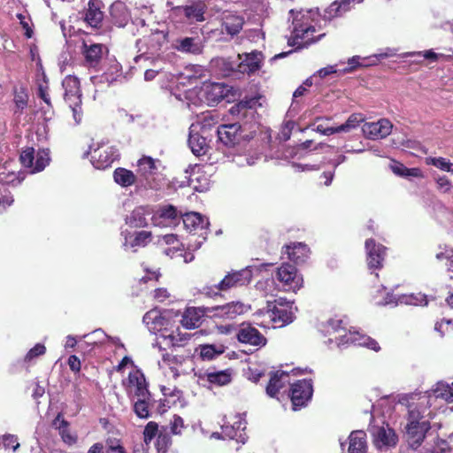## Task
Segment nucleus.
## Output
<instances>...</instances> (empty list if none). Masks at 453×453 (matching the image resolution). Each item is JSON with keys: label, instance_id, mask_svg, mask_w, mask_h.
Masks as SVG:
<instances>
[{"label": "nucleus", "instance_id": "nucleus-1", "mask_svg": "<svg viewBox=\"0 0 453 453\" xmlns=\"http://www.w3.org/2000/svg\"><path fill=\"white\" fill-rule=\"evenodd\" d=\"M251 280L252 271L248 267L241 270H232L218 284L203 287L201 293L207 297L215 298L221 296L222 292L248 285Z\"/></svg>", "mask_w": 453, "mask_h": 453}, {"label": "nucleus", "instance_id": "nucleus-2", "mask_svg": "<svg viewBox=\"0 0 453 453\" xmlns=\"http://www.w3.org/2000/svg\"><path fill=\"white\" fill-rule=\"evenodd\" d=\"M62 85L65 88V101L69 104L76 123L81 120V90L80 80L73 75L66 76Z\"/></svg>", "mask_w": 453, "mask_h": 453}, {"label": "nucleus", "instance_id": "nucleus-3", "mask_svg": "<svg viewBox=\"0 0 453 453\" xmlns=\"http://www.w3.org/2000/svg\"><path fill=\"white\" fill-rule=\"evenodd\" d=\"M19 161L22 166L30 169L31 173H40L50 162V150L42 149L35 154L33 147H27L20 152Z\"/></svg>", "mask_w": 453, "mask_h": 453}, {"label": "nucleus", "instance_id": "nucleus-4", "mask_svg": "<svg viewBox=\"0 0 453 453\" xmlns=\"http://www.w3.org/2000/svg\"><path fill=\"white\" fill-rule=\"evenodd\" d=\"M242 126L236 123L221 124L218 127V138L225 146L233 148L239 145L242 141H250L253 136L243 134Z\"/></svg>", "mask_w": 453, "mask_h": 453}, {"label": "nucleus", "instance_id": "nucleus-5", "mask_svg": "<svg viewBox=\"0 0 453 453\" xmlns=\"http://www.w3.org/2000/svg\"><path fill=\"white\" fill-rule=\"evenodd\" d=\"M236 340L242 344L259 349L267 343L266 337L250 322L241 323L235 333Z\"/></svg>", "mask_w": 453, "mask_h": 453}, {"label": "nucleus", "instance_id": "nucleus-6", "mask_svg": "<svg viewBox=\"0 0 453 453\" xmlns=\"http://www.w3.org/2000/svg\"><path fill=\"white\" fill-rule=\"evenodd\" d=\"M266 313L274 324L284 326L293 321L291 306L283 298L268 301L266 303Z\"/></svg>", "mask_w": 453, "mask_h": 453}, {"label": "nucleus", "instance_id": "nucleus-7", "mask_svg": "<svg viewBox=\"0 0 453 453\" xmlns=\"http://www.w3.org/2000/svg\"><path fill=\"white\" fill-rule=\"evenodd\" d=\"M313 395V387L311 380H299L291 385L290 400L292 409L298 411L307 405L311 400Z\"/></svg>", "mask_w": 453, "mask_h": 453}, {"label": "nucleus", "instance_id": "nucleus-8", "mask_svg": "<svg viewBox=\"0 0 453 453\" xmlns=\"http://www.w3.org/2000/svg\"><path fill=\"white\" fill-rule=\"evenodd\" d=\"M246 311L245 304L240 301H232L223 305L211 306L207 309L209 319L222 321L233 320L238 316L244 314Z\"/></svg>", "mask_w": 453, "mask_h": 453}, {"label": "nucleus", "instance_id": "nucleus-9", "mask_svg": "<svg viewBox=\"0 0 453 453\" xmlns=\"http://www.w3.org/2000/svg\"><path fill=\"white\" fill-rule=\"evenodd\" d=\"M276 279L282 284L285 291L296 292L303 287V280L295 265L283 263L276 272Z\"/></svg>", "mask_w": 453, "mask_h": 453}, {"label": "nucleus", "instance_id": "nucleus-10", "mask_svg": "<svg viewBox=\"0 0 453 453\" xmlns=\"http://www.w3.org/2000/svg\"><path fill=\"white\" fill-rule=\"evenodd\" d=\"M207 6L203 0H188L185 5L176 6L173 12L178 16H184L190 22H202Z\"/></svg>", "mask_w": 453, "mask_h": 453}, {"label": "nucleus", "instance_id": "nucleus-11", "mask_svg": "<svg viewBox=\"0 0 453 453\" xmlns=\"http://www.w3.org/2000/svg\"><path fill=\"white\" fill-rule=\"evenodd\" d=\"M294 25L293 35L288 39V43L289 46H297L296 49H301L314 43L326 35V34L323 33L319 34L316 39L309 38L308 34L310 32L315 33L317 31L314 26L299 24L297 22Z\"/></svg>", "mask_w": 453, "mask_h": 453}, {"label": "nucleus", "instance_id": "nucleus-12", "mask_svg": "<svg viewBox=\"0 0 453 453\" xmlns=\"http://www.w3.org/2000/svg\"><path fill=\"white\" fill-rule=\"evenodd\" d=\"M238 74L251 75L257 72L263 65L264 56L262 52L254 50L250 53L237 55Z\"/></svg>", "mask_w": 453, "mask_h": 453}, {"label": "nucleus", "instance_id": "nucleus-13", "mask_svg": "<svg viewBox=\"0 0 453 453\" xmlns=\"http://www.w3.org/2000/svg\"><path fill=\"white\" fill-rule=\"evenodd\" d=\"M373 444L378 449L392 448L398 442V436L395 430L388 423L380 426H374L372 431Z\"/></svg>", "mask_w": 453, "mask_h": 453}, {"label": "nucleus", "instance_id": "nucleus-14", "mask_svg": "<svg viewBox=\"0 0 453 453\" xmlns=\"http://www.w3.org/2000/svg\"><path fill=\"white\" fill-rule=\"evenodd\" d=\"M365 247L368 267L375 270L381 269L387 255V248L380 243H377L372 238L365 241Z\"/></svg>", "mask_w": 453, "mask_h": 453}, {"label": "nucleus", "instance_id": "nucleus-15", "mask_svg": "<svg viewBox=\"0 0 453 453\" xmlns=\"http://www.w3.org/2000/svg\"><path fill=\"white\" fill-rule=\"evenodd\" d=\"M209 307H188L182 314L180 323L187 329L197 328L209 319Z\"/></svg>", "mask_w": 453, "mask_h": 453}, {"label": "nucleus", "instance_id": "nucleus-16", "mask_svg": "<svg viewBox=\"0 0 453 453\" xmlns=\"http://www.w3.org/2000/svg\"><path fill=\"white\" fill-rule=\"evenodd\" d=\"M393 125L387 119H380L377 122L364 124L362 130L365 135L372 140H379L387 137L392 131Z\"/></svg>", "mask_w": 453, "mask_h": 453}, {"label": "nucleus", "instance_id": "nucleus-17", "mask_svg": "<svg viewBox=\"0 0 453 453\" xmlns=\"http://www.w3.org/2000/svg\"><path fill=\"white\" fill-rule=\"evenodd\" d=\"M104 7V4L101 0H89L84 10V21L93 28H100L104 16L102 11Z\"/></svg>", "mask_w": 453, "mask_h": 453}, {"label": "nucleus", "instance_id": "nucleus-18", "mask_svg": "<svg viewBox=\"0 0 453 453\" xmlns=\"http://www.w3.org/2000/svg\"><path fill=\"white\" fill-rule=\"evenodd\" d=\"M117 157L112 147L101 146L91 153V163L95 168L104 170L111 165Z\"/></svg>", "mask_w": 453, "mask_h": 453}, {"label": "nucleus", "instance_id": "nucleus-19", "mask_svg": "<svg viewBox=\"0 0 453 453\" xmlns=\"http://www.w3.org/2000/svg\"><path fill=\"white\" fill-rule=\"evenodd\" d=\"M431 426L428 420H423L419 424L405 426L407 440L411 448H418L424 441L426 433Z\"/></svg>", "mask_w": 453, "mask_h": 453}, {"label": "nucleus", "instance_id": "nucleus-20", "mask_svg": "<svg viewBox=\"0 0 453 453\" xmlns=\"http://www.w3.org/2000/svg\"><path fill=\"white\" fill-rule=\"evenodd\" d=\"M258 104V98H245L234 104L229 110L231 115L235 116L239 119H246L253 118L256 113V106Z\"/></svg>", "mask_w": 453, "mask_h": 453}, {"label": "nucleus", "instance_id": "nucleus-21", "mask_svg": "<svg viewBox=\"0 0 453 453\" xmlns=\"http://www.w3.org/2000/svg\"><path fill=\"white\" fill-rule=\"evenodd\" d=\"M210 65L213 72L222 77L238 74L237 58L233 59L232 58L217 57L211 59Z\"/></svg>", "mask_w": 453, "mask_h": 453}, {"label": "nucleus", "instance_id": "nucleus-22", "mask_svg": "<svg viewBox=\"0 0 453 453\" xmlns=\"http://www.w3.org/2000/svg\"><path fill=\"white\" fill-rule=\"evenodd\" d=\"M127 388L137 397H146L150 395L144 374L140 370L129 372L127 378Z\"/></svg>", "mask_w": 453, "mask_h": 453}, {"label": "nucleus", "instance_id": "nucleus-23", "mask_svg": "<svg viewBox=\"0 0 453 453\" xmlns=\"http://www.w3.org/2000/svg\"><path fill=\"white\" fill-rule=\"evenodd\" d=\"M310 249L303 242H291L282 248V254L296 265L303 264L309 257Z\"/></svg>", "mask_w": 453, "mask_h": 453}, {"label": "nucleus", "instance_id": "nucleus-24", "mask_svg": "<svg viewBox=\"0 0 453 453\" xmlns=\"http://www.w3.org/2000/svg\"><path fill=\"white\" fill-rule=\"evenodd\" d=\"M183 225L185 228L194 234H198V231H205L209 226V221L206 218L203 217L198 212H188L181 215Z\"/></svg>", "mask_w": 453, "mask_h": 453}, {"label": "nucleus", "instance_id": "nucleus-25", "mask_svg": "<svg viewBox=\"0 0 453 453\" xmlns=\"http://www.w3.org/2000/svg\"><path fill=\"white\" fill-rule=\"evenodd\" d=\"M228 91L224 83H211L204 88V99L209 105H215L226 97Z\"/></svg>", "mask_w": 453, "mask_h": 453}, {"label": "nucleus", "instance_id": "nucleus-26", "mask_svg": "<svg viewBox=\"0 0 453 453\" xmlns=\"http://www.w3.org/2000/svg\"><path fill=\"white\" fill-rule=\"evenodd\" d=\"M104 50H106L101 43H93L90 45L83 44V55L88 66L96 68L103 58Z\"/></svg>", "mask_w": 453, "mask_h": 453}, {"label": "nucleus", "instance_id": "nucleus-27", "mask_svg": "<svg viewBox=\"0 0 453 453\" xmlns=\"http://www.w3.org/2000/svg\"><path fill=\"white\" fill-rule=\"evenodd\" d=\"M363 0H341L333 2L326 10L325 17L328 19L341 17L349 12L356 4L362 3Z\"/></svg>", "mask_w": 453, "mask_h": 453}, {"label": "nucleus", "instance_id": "nucleus-28", "mask_svg": "<svg viewBox=\"0 0 453 453\" xmlns=\"http://www.w3.org/2000/svg\"><path fill=\"white\" fill-rule=\"evenodd\" d=\"M190 357V351L179 352L176 349L175 343H173V349L171 352L162 354V361L165 365H168L170 369H176L178 366L182 365Z\"/></svg>", "mask_w": 453, "mask_h": 453}, {"label": "nucleus", "instance_id": "nucleus-29", "mask_svg": "<svg viewBox=\"0 0 453 453\" xmlns=\"http://www.w3.org/2000/svg\"><path fill=\"white\" fill-rule=\"evenodd\" d=\"M288 377V373L282 371L272 372L265 388L266 394L271 397H275L280 390L285 387Z\"/></svg>", "mask_w": 453, "mask_h": 453}, {"label": "nucleus", "instance_id": "nucleus-30", "mask_svg": "<svg viewBox=\"0 0 453 453\" xmlns=\"http://www.w3.org/2000/svg\"><path fill=\"white\" fill-rule=\"evenodd\" d=\"M349 453H367L366 434L362 430L350 433L349 436Z\"/></svg>", "mask_w": 453, "mask_h": 453}, {"label": "nucleus", "instance_id": "nucleus-31", "mask_svg": "<svg viewBox=\"0 0 453 453\" xmlns=\"http://www.w3.org/2000/svg\"><path fill=\"white\" fill-rule=\"evenodd\" d=\"M167 42V33L156 30L145 37V44L151 54L159 52Z\"/></svg>", "mask_w": 453, "mask_h": 453}, {"label": "nucleus", "instance_id": "nucleus-32", "mask_svg": "<svg viewBox=\"0 0 453 453\" xmlns=\"http://www.w3.org/2000/svg\"><path fill=\"white\" fill-rule=\"evenodd\" d=\"M148 215H150V211L145 207H136L127 216L126 223L134 228L145 227L148 226Z\"/></svg>", "mask_w": 453, "mask_h": 453}, {"label": "nucleus", "instance_id": "nucleus-33", "mask_svg": "<svg viewBox=\"0 0 453 453\" xmlns=\"http://www.w3.org/2000/svg\"><path fill=\"white\" fill-rule=\"evenodd\" d=\"M53 426L59 430V434L65 443L73 445L77 442V436L71 434L68 428L69 423L63 418L61 413H58L53 420Z\"/></svg>", "mask_w": 453, "mask_h": 453}, {"label": "nucleus", "instance_id": "nucleus-34", "mask_svg": "<svg viewBox=\"0 0 453 453\" xmlns=\"http://www.w3.org/2000/svg\"><path fill=\"white\" fill-rule=\"evenodd\" d=\"M175 48L185 53L200 54L203 50V47L198 39L193 37H185L176 41Z\"/></svg>", "mask_w": 453, "mask_h": 453}, {"label": "nucleus", "instance_id": "nucleus-35", "mask_svg": "<svg viewBox=\"0 0 453 453\" xmlns=\"http://www.w3.org/2000/svg\"><path fill=\"white\" fill-rule=\"evenodd\" d=\"M243 424L238 420L235 421L233 425L224 424L221 426L222 434L224 438H227L230 440H235L236 441H243Z\"/></svg>", "mask_w": 453, "mask_h": 453}, {"label": "nucleus", "instance_id": "nucleus-36", "mask_svg": "<svg viewBox=\"0 0 453 453\" xmlns=\"http://www.w3.org/2000/svg\"><path fill=\"white\" fill-rule=\"evenodd\" d=\"M114 181L123 188L134 185L136 181L134 173L123 167H118L113 172Z\"/></svg>", "mask_w": 453, "mask_h": 453}, {"label": "nucleus", "instance_id": "nucleus-37", "mask_svg": "<svg viewBox=\"0 0 453 453\" xmlns=\"http://www.w3.org/2000/svg\"><path fill=\"white\" fill-rule=\"evenodd\" d=\"M137 173L148 180L157 171L156 161L151 157L143 156L137 162Z\"/></svg>", "mask_w": 453, "mask_h": 453}, {"label": "nucleus", "instance_id": "nucleus-38", "mask_svg": "<svg viewBox=\"0 0 453 453\" xmlns=\"http://www.w3.org/2000/svg\"><path fill=\"white\" fill-rule=\"evenodd\" d=\"M188 144L196 157L205 155L209 150L206 139L199 134L191 135L188 139Z\"/></svg>", "mask_w": 453, "mask_h": 453}, {"label": "nucleus", "instance_id": "nucleus-39", "mask_svg": "<svg viewBox=\"0 0 453 453\" xmlns=\"http://www.w3.org/2000/svg\"><path fill=\"white\" fill-rule=\"evenodd\" d=\"M243 19L239 16H227L223 22V27L226 34L236 35L242 29Z\"/></svg>", "mask_w": 453, "mask_h": 453}, {"label": "nucleus", "instance_id": "nucleus-40", "mask_svg": "<svg viewBox=\"0 0 453 453\" xmlns=\"http://www.w3.org/2000/svg\"><path fill=\"white\" fill-rule=\"evenodd\" d=\"M199 354L203 360H212L225 351L223 345L203 344L199 346Z\"/></svg>", "mask_w": 453, "mask_h": 453}, {"label": "nucleus", "instance_id": "nucleus-41", "mask_svg": "<svg viewBox=\"0 0 453 453\" xmlns=\"http://www.w3.org/2000/svg\"><path fill=\"white\" fill-rule=\"evenodd\" d=\"M150 395L146 397H139L134 404V413L141 418H148L150 417Z\"/></svg>", "mask_w": 453, "mask_h": 453}, {"label": "nucleus", "instance_id": "nucleus-42", "mask_svg": "<svg viewBox=\"0 0 453 453\" xmlns=\"http://www.w3.org/2000/svg\"><path fill=\"white\" fill-rule=\"evenodd\" d=\"M207 380L211 384L224 386L231 381V373L228 371L208 372Z\"/></svg>", "mask_w": 453, "mask_h": 453}, {"label": "nucleus", "instance_id": "nucleus-43", "mask_svg": "<svg viewBox=\"0 0 453 453\" xmlns=\"http://www.w3.org/2000/svg\"><path fill=\"white\" fill-rule=\"evenodd\" d=\"M434 392L437 398H441L448 403H453V388L448 383L438 382Z\"/></svg>", "mask_w": 453, "mask_h": 453}, {"label": "nucleus", "instance_id": "nucleus-44", "mask_svg": "<svg viewBox=\"0 0 453 453\" xmlns=\"http://www.w3.org/2000/svg\"><path fill=\"white\" fill-rule=\"evenodd\" d=\"M365 120L363 114L361 113H352L344 124L338 126L339 133L341 132H349L351 129L357 127L360 123Z\"/></svg>", "mask_w": 453, "mask_h": 453}, {"label": "nucleus", "instance_id": "nucleus-45", "mask_svg": "<svg viewBox=\"0 0 453 453\" xmlns=\"http://www.w3.org/2000/svg\"><path fill=\"white\" fill-rule=\"evenodd\" d=\"M172 443V439L166 428L163 427L157 437L156 448L159 452H166Z\"/></svg>", "mask_w": 453, "mask_h": 453}, {"label": "nucleus", "instance_id": "nucleus-46", "mask_svg": "<svg viewBox=\"0 0 453 453\" xmlns=\"http://www.w3.org/2000/svg\"><path fill=\"white\" fill-rule=\"evenodd\" d=\"M152 241V234L150 231H139L130 242L131 247H145Z\"/></svg>", "mask_w": 453, "mask_h": 453}, {"label": "nucleus", "instance_id": "nucleus-47", "mask_svg": "<svg viewBox=\"0 0 453 453\" xmlns=\"http://www.w3.org/2000/svg\"><path fill=\"white\" fill-rule=\"evenodd\" d=\"M37 96L40 97L50 108H52V103L49 95L48 78L45 73H42V81L38 82Z\"/></svg>", "mask_w": 453, "mask_h": 453}, {"label": "nucleus", "instance_id": "nucleus-48", "mask_svg": "<svg viewBox=\"0 0 453 453\" xmlns=\"http://www.w3.org/2000/svg\"><path fill=\"white\" fill-rule=\"evenodd\" d=\"M426 164L432 165L442 171L453 173V164L444 157H427Z\"/></svg>", "mask_w": 453, "mask_h": 453}, {"label": "nucleus", "instance_id": "nucleus-49", "mask_svg": "<svg viewBox=\"0 0 453 453\" xmlns=\"http://www.w3.org/2000/svg\"><path fill=\"white\" fill-rule=\"evenodd\" d=\"M159 217L165 219H170L172 221L181 218L180 213L178 212L176 207L172 204L162 207L159 211Z\"/></svg>", "mask_w": 453, "mask_h": 453}, {"label": "nucleus", "instance_id": "nucleus-50", "mask_svg": "<svg viewBox=\"0 0 453 453\" xmlns=\"http://www.w3.org/2000/svg\"><path fill=\"white\" fill-rule=\"evenodd\" d=\"M158 425L154 421H150L143 430V440L145 443L150 442L159 433Z\"/></svg>", "mask_w": 453, "mask_h": 453}, {"label": "nucleus", "instance_id": "nucleus-51", "mask_svg": "<svg viewBox=\"0 0 453 453\" xmlns=\"http://www.w3.org/2000/svg\"><path fill=\"white\" fill-rule=\"evenodd\" d=\"M14 198L11 191L6 188L0 191V214L4 212L8 207L12 206Z\"/></svg>", "mask_w": 453, "mask_h": 453}, {"label": "nucleus", "instance_id": "nucleus-52", "mask_svg": "<svg viewBox=\"0 0 453 453\" xmlns=\"http://www.w3.org/2000/svg\"><path fill=\"white\" fill-rule=\"evenodd\" d=\"M46 352V347L42 343H36L24 357L26 363L31 362L34 358L44 355Z\"/></svg>", "mask_w": 453, "mask_h": 453}, {"label": "nucleus", "instance_id": "nucleus-53", "mask_svg": "<svg viewBox=\"0 0 453 453\" xmlns=\"http://www.w3.org/2000/svg\"><path fill=\"white\" fill-rule=\"evenodd\" d=\"M426 420L417 407L410 408L407 414L406 426H411L415 424H419L421 421Z\"/></svg>", "mask_w": 453, "mask_h": 453}, {"label": "nucleus", "instance_id": "nucleus-54", "mask_svg": "<svg viewBox=\"0 0 453 453\" xmlns=\"http://www.w3.org/2000/svg\"><path fill=\"white\" fill-rule=\"evenodd\" d=\"M13 101L16 108L23 111L27 107L28 101V96L25 89L22 88L19 91H15Z\"/></svg>", "mask_w": 453, "mask_h": 453}, {"label": "nucleus", "instance_id": "nucleus-55", "mask_svg": "<svg viewBox=\"0 0 453 453\" xmlns=\"http://www.w3.org/2000/svg\"><path fill=\"white\" fill-rule=\"evenodd\" d=\"M358 345L366 347L376 352L380 350V344L377 342V341L366 335H362L359 337Z\"/></svg>", "mask_w": 453, "mask_h": 453}, {"label": "nucleus", "instance_id": "nucleus-56", "mask_svg": "<svg viewBox=\"0 0 453 453\" xmlns=\"http://www.w3.org/2000/svg\"><path fill=\"white\" fill-rule=\"evenodd\" d=\"M440 252L436 253L435 257L437 260L442 261L444 259L450 261L453 258V249L447 244L439 245Z\"/></svg>", "mask_w": 453, "mask_h": 453}, {"label": "nucleus", "instance_id": "nucleus-57", "mask_svg": "<svg viewBox=\"0 0 453 453\" xmlns=\"http://www.w3.org/2000/svg\"><path fill=\"white\" fill-rule=\"evenodd\" d=\"M3 444L5 449L16 450L19 447L18 437L14 434H4L3 436Z\"/></svg>", "mask_w": 453, "mask_h": 453}, {"label": "nucleus", "instance_id": "nucleus-58", "mask_svg": "<svg viewBox=\"0 0 453 453\" xmlns=\"http://www.w3.org/2000/svg\"><path fill=\"white\" fill-rule=\"evenodd\" d=\"M185 428L183 418L178 415H174L171 421V432L173 434H180L181 429Z\"/></svg>", "mask_w": 453, "mask_h": 453}, {"label": "nucleus", "instance_id": "nucleus-59", "mask_svg": "<svg viewBox=\"0 0 453 453\" xmlns=\"http://www.w3.org/2000/svg\"><path fill=\"white\" fill-rule=\"evenodd\" d=\"M437 188L443 193H448L451 188V181L447 176H439L435 179Z\"/></svg>", "mask_w": 453, "mask_h": 453}, {"label": "nucleus", "instance_id": "nucleus-60", "mask_svg": "<svg viewBox=\"0 0 453 453\" xmlns=\"http://www.w3.org/2000/svg\"><path fill=\"white\" fill-rule=\"evenodd\" d=\"M106 453H127L119 441H107Z\"/></svg>", "mask_w": 453, "mask_h": 453}, {"label": "nucleus", "instance_id": "nucleus-61", "mask_svg": "<svg viewBox=\"0 0 453 453\" xmlns=\"http://www.w3.org/2000/svg\"><path fill=\"white\" fill-rule=\"evenodd\" d=\"M343 320L340 319H330L327 321L328 326L334 331V332H340L342 330L343 332L346 331L345 326H343Z\"/></svg>", "mask_w": 453, "mask_h": 453}, {"label": "nucleus", "instance_id": "nucleus-62", "mask_svg": "<svg viewBox=\"0 0 453 453\" xmlns=\"http://www.w3.org/2000/svg\"><path fill=\"white\" fill-rule=\"evenodd\" d=\"M67 364L69 365V368L73 372H79L81 371V360L76 355H71L68 357Z\"/></svg>", "mask_w": 453, "mask_h": 453}, {"label": "nucleus", "instance_id": "nucleus-63", "mask_svg": "<svg viewBox=\"0 0 453 453\" xmlns=\"http://www.w3.org/2000/svg\"><path fill=\"white\" fill-rule=\"evenodd\" d=\"M401 169L402 172H397V174L400 176H421V171L418 168H407L404 165H401Z\"/></svg>", "mask_w": 453, "mask_h": 453}, {"label": "nucleus", "instance_id": "nucleus-64", "mask_svg": "<svg viewBox=\"0 0 453 453\" xmlns=\"http://www.w3.org/2000/svg\"><path fill=\"white\" fill-rule=\"evenodd\" d=\"M315 130L318 133H320V134H325V135H331L333 134L339 133L338 127H328V126L324 125V124H319L316 127Z\"/></svg>", "mask_w": 453, "mask_h": 453}]
</instances>
